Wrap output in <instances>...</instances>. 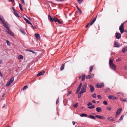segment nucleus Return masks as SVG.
<instances>
[{"mask_svg":"<svg viewBox=\"0 0 127 127\" xmlns=\"http://www.w3.org/2000/svg\"><path fill=\"white\" fill-rule=\"evenodd\" d=\"M107 109L108 111H110L112 109L111 107H107L106 108Z\"/></svg>","mask_w":127,"mask_h":127,"instance_id":"nucleus-37","label":"nucleus"},{"mask_svg":"<svg viewBox=\"0 0 127 127\" xmlns=\"http://www.w3.org/2000/svg\"><path fill=\"white\" fill-rule=\"evenodd\" d=\"M14 80V78L13 77H12L11 78V79L8 81L9 82H10L11 83L13 82Z\"/></svg>","mask_w":127,"mask_h":127,"instance_id":"nucleus-28","label":"nucleus"},{"mask_svg":"<svg viewBox=\"0 0 127 127\" xmlns=\"http://www.w3.org/2000/svg\"><path fill=\"white\" fill-rule=\"evenodd\" d=\"M121 59L118 58L116 60V61L117 62H118V61H121Z\"/></svg>","mask_w":127,"mask_h":127,"instance_id":"nucleus-56","label":"nucleus"},{"mask_svg":"<svg viewBox=\"0 0 127 127\" xmlns=\"http://www.w3.org/2000/svg\"><path fill=\"white\" fill-rule=\"evenodd\" d=\"M78 103H76L73 105L74 107L75 108L77 107L78 106Z\"/></svg>","mask_w":127,"mask_h":127,"instance_id":"nucleus-35","label":"nucleus"},{"mask_svg":"<svg viewBox=\"0 0 127 127\" xmlns=\"http://www.w3.org/2000/svg\"><path fill=\"white\" fill-rule=\"evenodd\" d=\"M97 17V16H96V17L90 23V25H93V24L94 23V22H95L96 17Z\"/></svg>","mask_w":127,"mask_h":127,"instance_id":"nucleus-21","label":"nucleus"},{"mask_svg":"<svg viewBox=\"0 0 127 127\" xmlns=\"http://www.w3.org/2000/svg\"><path fill=\"white\" fill-rule=\"evenodd\" d=\"M11 83L10 82H9L8 81L7 82L6 85V87L9 86Z\"/></svg>","mask_w":127,"mask_h":127,"instance_id":"nucleus-38","label":"nucleus"},{"mask_svg":"<svg viewBox=\"0 0 127 127\" xmlns=\"http://www.w3.org/2000/svg\"><path fill=\"white\" fill-rule=\"evenodd\" d=\"M88 116V115L87 114L84 113H83L80 115V116L81 117H87Z\"/></svg>","mask_w":127,"mask_h":127,"instance_id":"nucleus-25","label":"nucleus"},{"mask_svg":"<svg viewBox=\"0 0 127 127\" xmlns=\"http://www.w3.org/2000/svg\"><path fill=\"white\" fill-rule=\"evenodd\" d=\"M6 42L8 45H10V43L8 40L6 41Z\"/></svg>","mask_w":127,"mask_h":127,"instance_id":"nucleus-52","label":"nucleus"},{"mask_svg":"<svg viewBox=\"0 0 127 127\" xmlns=\"http://www.w3.org/2000/svg\"><path fill=\"white\" fill-rule=\"evenodd\" d=\"M116 33L117 34L116 36V38L117 39H120L121 36V34L119 33L116 32Z\"/></svg>","mask_w":127,"mask_h":127,"instance_id":"nucleus-12","label":"nucleus"},{"mask_svg":"<svg viewBox=\"0 0 127 127\" xmlns=\"http://www.w3.org/2000/svg\"><path fill=\"white\" fill-rule=\"evenodd\" d=\"M81 94H80V93H79V94L78 95V98H80L81 97Z\"/></svg>","mask_w":127,"mask_h":127,"instance_id":"nucleus-54","label":"nucleus"},{"mask_svg":"<svg viewBox=\"0 0 127 127\" xmlns=\"http://www.w3.org/2000/svg\"><path fill=\"white\" fill-rule=\"evenodd\" d=\"M97 97L99 99H101L102 98V97L100 95H97Z\"/></svg>","mask_w":127,"mask_h":127,"instance_id":"nucleus-48","label":"nucleus"},{"mask_svg":"<svg viewBox=\"0 0 127 127\" xmlns=\"http://www.w3.org/2000/svg\"><path fill=\"white\" fill-rule=\"evenodd\" d=\"M127 50V47H124L123 48V49L122 51V52L123 53H125Z\"/></svg>","mask_w":127,"mask_h":127,"instance_id":"nucleus-18","label":"nucleus"},{"mask_svg":"<svg viewBox=\"0 0 127 127\" xmlns=\"http://www.w3.org/2000/svg\"><path fill=\"white\" fill-rule=\"evenodd\" d=\"M95 106L94 105H93L92 106L88 107V108L89 109H92L95 108Z\"/></svg>","mask_w":127,"mask_h":127,"instance_id":"nucleus-34","label":"nucleus"},{"mask_svg":"<svg viewBox=\"0 0 127 127\" xmlns=\"http://www.w3.org/2000/svg\"><path fill=\"white\" fill-rule=\"evenodd\" d=\"M95 117L98 118L100 119L101 116L98 115H96Z\"/></svg>","mask_w":127,"mask_h":127,"instance_id":"nucleus-51","label":"nucleus"},{"mask_svg":"<svg viewBox=\"0 0 127 127\" xmlns=\"http://www.w3.org/2000/svg\"><path fill=\"white\" fill-rule=\"evenodd\" d=\"M27 50L29 51H30V52H32V53H35V52H34L33 51H32V50Z\"/></svg>","mask_w":127,"mask_h":127,"instance_id":"nucleus-53","label":"nucleus"},{"mask_svg":"<svg viewBox=\"0 0 127 127\" xmlns=\"http://www.w3.org/2000/svg\"><path fill=\"white\" fill-rule=\"evenodd\" d=\"M122 110V109L121 108H120L119 109L117 110L116 113V117L118 115L120 114Z\"/></svg>","mask_w":127,"mask_h":127,"instance_id":"nucleus-9","label":"nucleus"},{"mask_svg":"<svg viewBox=\"0 0 127 127\" xmlns=\"http://www.w3.org/2000/svg\"><path fill=\"white\" fill-rule=\"evenodd\" d=\"M44 73L45 72L44 71L40 72L37 74V76H39L40 75H43Z\"/></svg>","mask_w":127,"mask_h":127,"instance_id":"nucleus-16","label":"nucleus"},{"mask_svg":"<svg viewBox=\"0 0 127 127\" xmlns=\"http://www.w3.org/2000/svg\"><path fill=\"white\" fill-rule=\"evenodd\" d=\"M96 110L98 112H100L102 111V110L100 107H97L96 108Z\"/></svg>","mask_w":127,"mask_h":127,"instance_id":"nucleus-20","label":"nucleus"},{"mask_svg":"<svg viewBox=\"0 0 127 127\" xmlns=\"http://www.w3.org/2000/svg\"><path fill=\"white\" fill-rule=\"evenodd\" d=\"M85 75L82 74V81H83L85 80Z\"/></svg>","mask_w":127,"mask_h":127,"instance_id":"nucleus-27","label":"nucleus"},{"mask_svg":"<svg viewBox=\"0 0 127 127\" xmlns=\"http://www.w3.org/2000/svg\"><path fill=\"white\" fill-rule=\"evenodd\" d=\"M37 40L39 39L40 38L39 34L37 33H35V35Z\"/></svg>","mask_w":127,"mask_h":127,"instance_id":"nucleus-13","label":"nucleus"},{"mask_svg":"<svg viewBox=\"0 0 127 127\" xmlns=\"http://www.w3.org/2000/svg\"><path fill=\"white\" fill-rule=\"evenodd\" d=\"M126 22H127V20L124 23L121 24L119 27V29L121 33H123L124 32V23Z\"/></svg>","mask_w":127,"mask_h":127,"instance_id":"nucleus-2","label":"nucleus"},{"mask_svg":"<svg viewBox=\"0 0 127 127\" xmlns=\"http://www.w3.org/2000/svg\"><path fill=\"white\" fill-rule=\"evenodd\" d=\"M32 25V27L34 29H35L36 28V26H33L32 24L31 25Z\"/></svg>","mask_w":127,"mask_h":127,"instance_id":"nucleus-49","label":"nucleus"},{"mask_svg":"<svg viewBox=\"0 0 127 127\" xmlns=\"http://www.w3.org/2000/svg\"><path fill=\"white\" fill-rule=\"evenodd\" d=\"M64 64H63L61 66L60 68V70H62L64 69Z\"/></svg>","mask_w":127,"mask_h":127,"instance_id":"nucleus-26","label":"nucleus"},{"mask_svg":"<svg viewBox=\"0 0 127 127\" xmlns=\"http://www.w3.org/2000/svg\"><path fill=\"white\" fill-rule=\"evenodd\" d=\"M19 7H20V10L21 11H23V9L22 8V6L21 4L20 3H19Z\"/></svg>","mask_w":127,"mask_h":127,"instance_id":"nucleus-39","label":"nucleus"},{"mask_svg":"<svg viewBox=\"0 0 127 127\" xmlns=\"http://www.w3.org/2000/svg\"><path fill=\"white\" fill-rule=\"evenodd\" d=\"M120 100L121 101H123L124 102H126L127 101V100L126 99H124L122 98H121Z\"/></svg>","mask_w":127,"mask_h":127,"instance_id":"nucleus-43","label":"nucleus"},{"mask_svg":"<svg viewBox=\"0 0 127 127\" xmlns=\"http://www.w3.org/2000/svg\"><path fill=\"white\" fill-rule=\"evenodd\" d=\"M108 98L112 100H116L118 98L114 96L113 95H110L108 96Z\"/></svg>","mask_w":127,"mask_h":127,"instance_id":"nucleus-7","label":"nucleus"},{"mask_svg":"<svg viewBox=\"0 0 127 127\" xmlns=\"http://www.w3.org/2000/svg\"><path fill=\"white\" fill-rule=\"evenodd\" d=\"M77 0V1H78V3L80 4L81 3H82L83 1V0Z\"/></svg>","mask_w":127,"mask_h":127,"instance_id":"nucleus-42","label":"nucleus"},{"mask_svg":"<svg viewBox=\"0 0 127 127\" xmlns=\"http://www.w3.org/2000/svg\"><path fill=\"white\" fill-rule=\"evenodd\" d=\"M93 66H91L90 68V70L89 71V72L91 73V72L93 70Z\"/></svg>","mask_w":127,"mask_h":127,"instance_id":"nucleus-36","label":"nucleus"},{"mask_svg":"<svg viewBox=\"0 0 127 127\" xmlns=\"http://www.w3.org/2000/svg\"><path fill=\"white\" fill-rule=\"evenodd\" d=\"M86 85L85 84L83 85L81 91L80 92V94H82L86 91Z\"/></svg>","mask_w":127,"mask_h":127,"instance_id":"nucleus-1","label":"nucleus"},{"mask_svg":"<svg viewBox=\"0 0 127 127\" xmlns=\"http://www.w3.org/2000/svg\"><path fill=\"white\" fill-rule=\"evenodd\" d=\"M14 80V78L13 77H12L11 78V79L8 81L9 82H10L11 83L13 82Z\"/></svg>","mask_w":127,"mask_h":127,"instance_id":"nucleus-29","label":"nucleus"},{"mask_svg":"<svg viewBox=\"0 0 127 127\" xmlns=\"http://www.w3.org/2000/svg\"><path fill=\"white\" fill-rule=\"evenodd\" d=\"M89 86L91 92H93L95 90V88L94 87L91 85H90Z\"/></svg>","mask_w":127,"mask_h":127,"instance_id":"nucleus-10","label":"nucleus"},{"mask_svg":"<svg viewBox=\"0 0 127 127\" xmlns=\"http://www.w3.org/2000/svg\"><path fill=\"white\" fill-rule=\"evenodd\" d=\"M12 8L13 10L14 11V12L15 11H17L15 10L14 7H12Z\"/></svg>","mask_w":127,"mask_h":127,"instance_id":"nucleus-57","label":"nucleus"},{"mask_svg":"<svg viewBox=\"0 0 127 127\" xmlns=\"http://www.w3.org/2000/svg\"><path fill=\"white\" fill-rule=\"evenodd\" d=\"M97 87L98 88H101L104 86V85L103 83H97L96 84Z\"/></svg>","mask_w":127,"mask_h":127,"instance_id":"nucleus-6","label":"nucleus"},{"mask_svg":"<svg viewBox=\"0 0 127 127\" xmlns=\"http://www.w3.org/2000/svg\"><path fill=\"white\" fill-rule=\"evenodd\" d=\"M124 117V115H123L122 116L120 117V119L119 120V121H120L123 120Z\"/></svg>","mask_w":127,"mask_h":127,"instance_id":"nucleus-41","label":"nucleus"},{"mask_svg":"<svg viewBox=\"0 0 127 127\" xmlns=\"http://www.w3.org/2000/svg\"><path fill=\"white\" fill-rule=\"evenodd\" d=\"M92 96L94 98H96V95L95 93H94L92 95Z\"/></svg>","mask_w":127,"mask_h":127,"instance_id":"nucleus-44","label":"nucleus"},{"mask_svg":"<svg viewBox=\"0 0 127 127\" xmlns=\"http://www.w3.org/2000/svg\"><path fill=\"white\" fill-rule=\"evenodd\" d=\"M100 119H105V117L103 116H101Z\"/></svg>","mask_w":127,"mask_h":127,"instance_id":"nucleus-60","label":"nucleus"},{"mask_svg":"<svg viewBox=\"0 0 127 127\" xmlns=\"http://www.w3.org/2000/svg\"><path fill=\"white\" fill-rule=\"evenodd\" d=\"M94 77V74H92L90 73L86 77V78L87 79L92 78Z\"/></svg>","mask_w":127,"mask_h":127,"instance_id":"nucleus-8","label":"nucleus"},{"mask_svg":"<svg viewBox=\"0 0 127 127\" xmlns=\"http://www.w3.org/2000/svg\"><path fill=\"white\" fill-rule=\"evenodd\" d=\"M56 0L58 1H62L65 0Z\"/></svg>","mask_w":127,"mask_h":127,"instance_id":"nucleus-61","label":"nucleus"},{"mask_svg":"<svg viewBox=\"0 0 127 127\" xmlns=\"http://www.w3.org/2000/svg\"><path fill=\"white\" fill-rule=\"evenodd\" d=\"M113 59H110L109 62V65L111 64H113Z\"/></svg>","mask_w":127,"mask_h":127,"instance_id":"nucleus-23","label":"nucleus"},{"mask_svg":"<svg viewBox=\"0 0 127 127\" xmlns=\"http://www.w3.org/2000/svg\"><path fill=\"white\" fill-rule=\"evenodd\" d=\"M2 24L4 26L6 29L7 30L10 29L9 25L7 22H5Z\"/></svg>","mask_w":127,"mask_h":127,"instance_id":"nucleus-4","label":"nucleus"},{"mask_svg":"<svg viewBox=\"0 0 127 127\" xmlns=\"http://www.w3.org/2000/svg\"><path fill=\"white\" fill-rule=\"evenodd\" d=\"M72 92L71 91H69L68 93H67V96H68Z\"/></svg>","mask_w":127,"mask_h":127,"instance_id":"nucleus-47","label":"nucleus"},{"mask_svg":"<svg viewBox=\"0 0 127 127\" xmlns=\"http://www.w3.org/2000/svg\"><path fill=\"white\" fill-rule=\"evenodd\" d=\"M89 117L93 119H95V116L91 115H89Z\"/></svg>","mask_w":127,"mask_h":127,"instance_id":"nucleus-31","label":"nucleus"},{"mask_svg":"<svg viewBox=\"0 0 127 127\" xmlns=\"http://www.w3.org/2000/svg\"><path fill=\"white\" fill-rule=\"evenodd\" d=\"M18 59H23V56L22 55H20L18 56Z\"/></svg>","mask_w":127,"mask_h":127,"instance_id":"nucleus-30","label":"nucleus"},{"mask_svg":"<svg viewBox=\"0 0 127 127\" xmlns=\"http://www.w3.org/2000/svg\"><path fill=\"white\" fill-rule=\"evenodd\" d=\"M79 91H78V90H77L76 91V94H77L78 93V92H79Z\"/></svg>","mask_w":127,"mask_h":127,"instance_id":"nucleus-63","label":"nucleus"},{"mask_svg":"<svg viewBox=\"0 0 127 127\" xmlns=\"http://www.w3.org/2000/svg\"><path fill=\"white\" fill-rule=\"evenodd\" d=\"M92 103L91 102H89L88 104H87V105L88 106H89L90 105H92Z\"/></svg>","mask_w":127,"mask_h":127,"instance_id":"nucleus-45","label":"nucleus"},{"mask_svg":"<svg viewBox=\"0 0 127 127\" xmlns=\"http://www.w3.org/2000/svg\"><path fill=\"white\" fill-rule=\"evenodd\" d=\"M103 103L105 105H106L107 104V103L106 101H104L103 102Z\"/></svg>","mask_w":127,"mask_h":127,"instance_id":"nucleus-46","label":"nucleus"},{"mask_svg":"<svg viewBox=\"0 0 127 127\" xmlns=\"http://www.w3.org/2000/svg\"><path fill=\"white\" fill-rule=\"evenodd\" d=\"M89 25V23H88L87 25L85 27V28H87L88 27V25Z\"/></svg>","mask_w":127,"mask_h":127,"instance_id":"nucleus-64","label":"nucleus"},{"mask_svg":"<svg viewBox=\"0 0 127 127\" xmlns=\"http://www.w3.org/2000/svg\"><path fill=\"white\" fill-rule=\"evenodd\" d=\"M114 45L115 47L119 48V47L120 45L119 44V43L117 41H115L114 43Z\"/></svg>","mask_w":127,"mask_h":127,"instance_id":"nucleus-11","label":"nucleus"},{"mask_svg":"<svg viewBox=\"0 0 127 127\" xmlns=\"http://www.w3.org/2000/svg\"><path fill=\"white\" fill-rule=\"evenodd\" d=\"M4 30H5V31L8 34L10 35L11 36H14V33L10 30V29L7 30H6L5 29Z\"/></svg>","mask_w":127,"mask_h":127,"instance_id":"nucleus-3","label":"nucleus"},{"mask_svg":"<svg viewBox=\"0 0 127 127\" xmlns=\"http://www.w3.org/2000/svg\"><path fill=\"white\" fill-rule=\"evenodd\" d=\"M82 83H80L77 89V90L79 91L80 90V89L81 88V86H82Z\"/></svg>","mask_w":127,"mask_h":127,"instance_id":"nucleus-19","label":"nucleus"},{"mask_svg":"<svg viewBox=\"0 0 127 127\" xmlns=\"http://www.w3.org/2000/svg\"><path fill=\"white\" fill-rule=\"evenodd\" d=\"M28 87L27 86H25L23 88V89L25 90L26 89H27Z\"/></svg>","mask_w":127,"mask_h":127,"instance_id":"nucleus-55","label":"nucleus"},{"mask_svg":"<svg viewBox=\"0 0 127 127\" xmlns=\"http://www.w3.org/2000/svg\"><path fill=\"white\" fill-rule=\"evenodd\" d=\"M52 20H53V22L54 21L55 22H57L58 19L55 17L54 18H53Z\"/></svg>","mask_w":127,"mask_h":127,"instance_id":"nucleus-24","label":"nucleus"},{"mask_svg":"<svg viewBox=\"0 0 127 127\" xmlns=\"http://www.w3.org/2000/svg\"><path fill=\"white\" fill-rule=\"evenodd\" d=\"M23 4L24 5L25 4V3L24 2V0H21Z\"/></svg>","mask_w":127,"mask_h":127,"instance_id":"nucleus-59","label":"nucleus"},{"mask_svg":"<svg viewBox=\"0 0 127 127\" xmlns=\"http://www.w3.org/2000/svg\"><path fill=\"white\" fill-rule=\"evenodd\" d=\"M15 16L17 17H19L18 14L17 13V11H15L14 12Z\"/></svg>","mask_w":127,"mask_h":127,"instance_id":"nucleus-33","label":"nucleus"},{"mask_svg":"<svg viewBox=\"0 0 127 127\" xmlns=\"http://www.w3.org/2000/svg\"><path fill=\"white\" fill-rule=\"evenodd\" d=\"M57 22H58V23H59L60 24H62V23L60 21L59 19Z\"/></svg>","mask_w":127,"mask_h":127,"instance_id":"nucleus-58","label":"nucleus"},{"mask_svg":"<svg viewBox=\"0 0 127 127\" xmlns=\"http://www.w3.org/2000/svg\"><path fill=\"white\" fill-rule=\"evenodd\" d=\"M53 18H52L50 15H48V19L49 21L51 22H53V20H52Z\"/></svg>","mask_w":127,"mask_h":127,"instance_id":"nucleus-14","label":"nucleus"},{"mask_svg":"<svg viewBox=\"0 0 127 127\" xmlns=\"http://www.w3.org/2000/svg\"><path fill=\"white\" fill-rule=\"evenodd\" d=\"M110 68L114 71H116V66L114 64L109 65Z\"/></svg>","mask_w":127,"mask_h":127,"instance_id":"nucleus-5","label":"nucleus"},{"mask_svg":"<svg viewBox=\"0 0 127 127\" xmlns=\"http://www.w3.org/2000/svg\"><path fill=\"white\" fill-rule=\"evenodd\" d=\"M9 1L11 2H13L14 1V0H8Z\"/></svg>","mask_w":127,"mask_h":127,"instance_id":"nucleus-62","label":"nucleus"},{"mask_svg":"<svg viewBox=\"0 0 127 127\" xmlns=\"http://www.w3.org/2000/svg\"><path fill=\"white\" fill-rule=\"evenodd\" d=\"M107 119L110 121L111 122H113V121H114V119L112 117H108L107 118Z\"/></svg>","mask_w":127,"mask_h":127,"instance_id":"nucleus-15","label":"nucleus"},{"mask_svg":"<svg viewBox=\"0 0 127 127\" xmlns=\"http://www.w3.org/2000/svg\"><path fill=\"white\" fill-rule=\"evenodd\" d=\"M20 32L24 34H25V33L23 29H20Z\"/></svg>","mask_w":127,"mask_h":127,"instance_id":"nucleus-40","label":"nucleus"},{"mask_svg":"<svg viewBox=\"0 0 127 127\" xmlns=\"http://www.w3.org/2000/svg\"><path fill=\"white\" fill-rule=\"evenodd\" d=\"M24 20L26 21L27 23L28 24H31V25H32V23L26 18H24Z\"/></svg>","mask_w":127,"mask_h":127,"instance_id":"nucleus-22","label":"nucleus"},{"mask_svg":"<svg viewBox=\"0 0 127 127\" xmlns=\"http://www.w3.org/2000/svg\"><path fill=\"white\" fill-rule=\"evenodd\" d=\"M59 102V98H58L56 101V104H58Z\"/></svg>","mask_w":127,"mask_h":127,"instance_id":"nucleus-50","label":"nucleus"},{"mask_svg":"<svg viewBox=\"0 0 127 127\" xmlns=\"http://www.w3.org/2000/svg\"><path fill=\"white\" fill-rule=\"evenodd\" d=\"M0 21L2 22V24L4 23L5 22V20L3 17H0Z\"/></svg>","mask_w":127,"mask_h":127,"instance_id":"nucleus-17","label":"nucleus"},{"mask_svg":"<svg viewBox=\"0 0 127 127\" xmlns=\"http://www.w3.org/2000/svg\"><path fill=\"white\" fill-rule=\"evenodd\" d=\"M77 10L78 11V12L80 14H81L82 13V11L77 6Z\"/></svg>","mask_w":127,"mask_h":127,"instance_id":"nucleus-32","label":"nucleus"}]
</instances>
